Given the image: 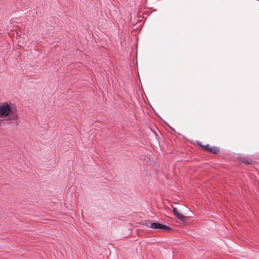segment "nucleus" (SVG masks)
Instances as JSON below:
<instances>
[{
  "instance_id": "0eeeda50",
  "label": "nucleus",
  "mask_w": 259,
  "mask_h": 259,
  "mask_svg": "<svg viewBox=\"0 0 259 259\" xmlns=\"http://www.w3.org/2000/svg\"><path fill=\"white\" fill-rule=\"evenodd\" d=\"M151 223H151L150 222H146L145 223L143 224V225H145V226L147 227H150V224Z\"/></svg>"
},
{
  "instance_id": "20e7f679",
  "label": "nucleus",
  "mask_w": 259,
  "mask_h": 259,
  "mask_svg": "<svg viewBox=\"0 0 259 259\" xmlns=\"http://www.w3.org/2000/svg\"><path fill=\"white\" fill-rule=\"evenodd\" d=\"M209 152L213 154H217L220 152V148L216 146H212L209 149Z\"/></svg>"
},
{
  "instance_id": "f257e3e1",
  "label": "nucleus",
  "mask_w": 259,
  "mask_h": 259,
  "mask_svg": "<svg viewBox=\"0 0 259 259\" xmlns=\"http://www.w3.org/2000/svg\"><path fill=\"white\" fill-rule=\"evenodd\" d=\"M18 116V110L15 106L10 105L7 102L0 105V117H8L9 120H16Z\"/></svg>"
},
{
  "instance_id": "423d86ee",
  "label": "nucleus",
  "mask_w": 259,
  "mask_h": 259,
  "mask_svg": "<svg viewBox=\"0 0 259 259\" xmlns=\"http://www.w3.org/2000/svg\"><path fill=\"white\" fill-rule=\"evenodd\" d=\"M241 161L244 163L248 164L249 163V162L248 161V160H247L246 158H245L244 157L241 159Z\"/></svg>"
},
{
  "instance_id": "39448f33",
  "label": "nucleus",
  "mask_w": 259,
  "mask_h": 259,
  "mask_svg": "<svg viewBox=\"0 0 259 259\" xmlns=\"http://www.w3.org/2000/svg\"><path fill=\"white\" fill-rule=\"evenodd\" d=\"M198 144L199 145H200V146H202V147H203V148L205 149V150H206V151H209V149H210V147H211L209 146V144H207V145H205V146H204V145H201L200 144V142H198Z\"/></svg>"
},
{
  "instance_id": "f03ea898",
  "label": "nucleus",
  "mask_w": 259,
  "mask_h": 259,
  "mask_svg": "<svg viewBox=\"0 0 259 259\" xmlns=\"http://www.w3.org/2000/svg\"><path fill=\"white\" fill-rule=\"evenodd\" d=\"M150 228L154 229H161L164 231H170L171 228L166 225H163L158 222H153L150 224Z\"/></svg>"
},
{
  "instance_id": "7ed1b4c3",
  "label": "nucleus",
  "mask_w": 259,
  "mask_h": 259,
  "mask_svg": "<svg viewBox=\"0 0 259 259\" xmlns=\"http://www.w3.org/2000/svg\"><path fill=\"white\" fill-rule=\"evenodd\" d=\"M173 213L177 217V218L181 221L185 222L187 221V218L180 213L178 211L176 207L173 208Z\"/></svg>"
}]
</instances>
